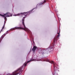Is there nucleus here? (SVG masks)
Instances as JSON below:
<instances>
[{
  "label": "nucleus",
  "instance_id": "f257e3e1",
  "mask_svg": "<svg viewBox=\"0 0 75 75\" xmlns=\"http://www.w3.org/2000/svg\"><path fill=\"white\" fill-rule=\"evenodd\" d=\"M25 17H23L22 19V24L24 26V28H21V27H15L14 28H12L11 29V30L13 31V30H27V28L25 27V24H24V18Z\"/></svg>",
  "mask_w": 75,
  "mask_h": 75
},
{
  "label": "nucleus",
  "instance_id": "f03ea898",
  "mask_svg": "<svg viewBox=\"0 0 75 75\" xmlns=\"http://www.w3.org/2000/svg\"><path fill=\"white\" fill-rule=\"evenodd\" d=\"M60 33V31H59V33H57V34H58V35L56 36V38L55 37L54 38L52 45H50L49 47L50 49H52V48H54V45L55 44V41H57L58 39V38L59 37V35H59Z\"/></svg>",
  "mask_w": 75,
  "mask_h": 75
},
{
  "label": "nucleus",
  "instance_id": "7ed1b4c3",
  "mask_svg": "<svg viewBox=\"0 0 75 75\" xmlns=\"http://www.w3.org/2000/svg\"><path fill=\"white\" fill-rule=\"evenodd\" d=\"M21 72H22V71H21V68H19L14 72H13L12 74H8L7 75H17L19 74H20V75H21Z\"/></svg>",
  "mask_w": 75,
  "mask_h": 75
},
{
  "label": "nucleus",
  "instance_id": "20e7f679",
  "mask_svg": "<svg viewBox=\"0 0 75 75\" xmlns=\"http://www.w3.org/2000/svg\"><path fill=\"white\" fill-rule=\"evenodd\" d=\"M50 62L52 64H53L54 65V71H57V70L58 69V65L56 64V63L54 62L53 61H51Z\"/></svg>",
  "mask_w": 75,
  "mask_h": 75
},
{
  "label": "nucleus",
  "instance_id": "39448f33",
  "mask_svg": "<svg viewBox=\"0 0 75 75\" xmlns=\"http://www.w3.org/2000/svg\"><path fill=\"white\" fill-rule=\"evenodd\" d=\"M30 12H23V13H18V14L17 15H15V16H20V14H23L25 16H26L27 15H28V13H29Z\"/></svg>",
  "mask_w": 75,
  "mask_h": 75
},
{
  "label": "nucleus",
  "instance_id": "423d86ee",
  "mask_svg": "<svg viewBox=\"0 0 75 75\" xmlns=\"http://www.w3.org/2000/svg\"><path fill=\"white\" fill-rule=\"evenodd\" d=\"M5 17H11L12 16V14L10 13L7 12L6 13L4 14Z\"/></svg>",
  "mask_w": 75,
  "mask_h": 75
},
{
  "label": "nucleus",
  "instance_id": "0eeeda50",
  "mask_svg": "<svg viewBox=\"0 0 75 75\" xmlns=\"http://www.w3.org/2000/svg\"><path fill=\"white\" fill-rule=\"evenodd\" d=\"M37 48V47L34 46L33 48L32 49V50L33 52H35V50H36V49Z\"/></svg>",
  "mask_w": 75,
  "mask_h": 75
},
{
  "label": "nucleus",
  "instance_id": "6e6552de",
  "mask_svg": "<svg viewBox=\"0 0 75 75\" xmlns=\"http://www.w3.org/2000/svg\"><path fill=\"white\" fill-rule=\"evenodd\" d=\"M4 24L5 23H4V26H3L2 29H1V31H2L3 30V29H4Z\"/></svg>",
  "mask_w": 75,
  "mask_h": 75
},
{
  "label": "nucleus",
  "instance_id": "1a4fd4ad",
  "mask_svg": "<svg viewBox=\"0 0 75 75\" xmlns=\"http://www.w3.org/2000/svg\"><path fill=\"white\" fill-rule=\"evenodd\" d=\"M1 15V16H2V17H5V15H4H4Z\"/></svg>",
  "mask_w": 75,
  "mask_h": 75
},
{
  "label": "nucleus",
  "instance_id": "9d476101",
  "mask_svg": "<svg viewBox=\"0 0 75 75\" xmlns=\"http://www.w3.org/2000/svg\"><path fill=\"white\" fill-rule=\"evenodd\" d=\"M4 19L5 20H7V18H6V17L5 16L4 18Z\"/></svg>",
  "mask_w": 75,
  "mask_h": 75
},
{
  "label": "nucleus",
  "instance_id": "9b49d317",
  "mask_svg": "<svg viewBox=\"0 0 75 75\" xmlns=\"http://www.w3.org/2000/svg\"><path fill=\"white\" fill-rule=\"evenodd\" d=\"M45 2H46V1H44V2H43L42 3H41V4H43V3H45Z\"/></svg>",
  "mask_w": 75,
  "mask_h": 75
},
{
  "label": "nucleus",
  "instance_id": "f8f14e48",
  "mask_svg": "<svg viewBox=\"0 0 75 75\" xmlns=\"http://www.w3.org/2000/svg\"><path fill=\"white\" fill-rule=\"evenodd\" d=\"M43 52H45V50H43Z\"/></svg>",
  "mask_w": 75,
  "mask_h": 75
},
{
  "label": "nucleus",
  "instance_id": "ddd939ff",
  "mask_svg": "<svg viewBox=\"0 0 75 75\" xmlns=\"http://www.w3.org/2000/svg\"><path fill=\"white\" fill-rule=\"evenodd\" d=\"M24 66H27V63H25V64Z\"/></svg>",
  "mask_w": 75,
  "mask_h": 75
},
{
  "label": "nucleus",
  "instance_id": "4468645a",
  "mask_svg": "<svg viewBox=\"0 0 75 75\" xmlns=\"http://www.w3.org/2000/svg\"><path fill=\"white\" fill-rule=\"evenodd\" d=\"M30 61H28V62H30Z\"/></svg>",
  "mask_w": 75,
  "mask_h": 75
},
{
  "label": "nucleus",
  "instance_id": "2eb2a0df",
  "mask_svg": "<svg viewBox=\"0 0 75 75\" xmlns=\"http://www.w3.org/2000/svg\"><path fill=\"white\" fill-rule=\"evenodd\" d=\"M48 49H46V50L47 51H48Z\"/></svg>",
  "mask_w": 75,
  "mask_h": 75
},
{
  "label": "nucleus",
  "instance_id": "dca6fc26",
  "mask_svg": "<svg viewBox=\"0 0 75 75\" xmlns=\"http://www.w3.org/2000/svg\"><path fill=\"white\" fill-rule=\"evenodd\" d=\"M33 10H34V9H33L32 10V11H33Z\"/></svg>",
  "mask_w": 75,
  "mask_h": 75
},
{
  "label": "nucleus",
  "instance_id": "f3484780",
  "mask_svg": "<svg viewBox=\"0 0 75 75\" xmlns=\"http://www.w3.org/2000/svg\"><path fill=\"white\" fill-rule=\"evenodd\" d=\"M43 54H44V53H43Z\"/></svg>",
  "mask_w": 75,
  "mask_h": 75
},
{
  "label": "nucleus",
  "instance_id": "a211bd4d",
  "mask_svg": "<svg viewBox=\"0 0 75 75\" xmlns=\"http://www.w3.org/2000/svg\"><path fill=\"white\" fill-rule=\"evenodd\" d=\"M52 1V0H51Z\"/></svg>",
  "mask_w": 75,
  "mask_h": 75
},
{
  "label": "nucleus",
  "instance_id": "6ab92c4d",
  "mask_svg": "<svg viewBox=\"0 0 75 75\" xmlns=\"http://www.w3.org/2000/svg\"><path fill=\"white\" fill-rule=\"evenodd\" d=\"M4 22H5V21H4Z\"/></svg>",
  "mask_w": 75,
  "mask_h": 75
}]
</instances>
